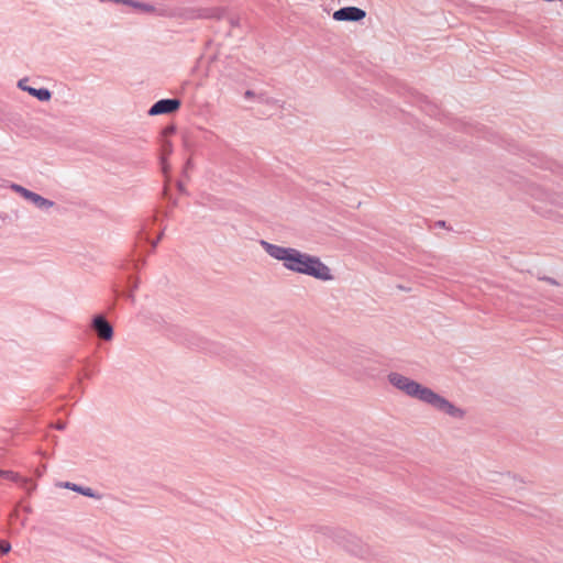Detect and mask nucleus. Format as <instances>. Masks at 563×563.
Instances as JSON below:
<instances>
[{
	"mask_svg": "<svg viewBox=\"0 0 563 563\" xmlns=\"http://www.w3.org/2000/svg\"><path fill=\"white\" fill-rule=\"evenodd\" d=\"M261 245L268 255L283 262L284 266L289 271L308 275L322 282L333 279L330 267L317 256L302 253L297 249L284 247L266 241H261Z\"/></svg>",
	"mask_w": 563,
	"mask_h": 563,
	"instance_id": "1",
	"label": "nucleus"
},
{
	"mask_svg": "<svg viewBox=\"0 0 563 563\" xmlns=\"http://www.w3.org/2000/svg\"><path fill=\"white\" fill-rule=\"evenodd\" d=\"M391 385L399 390L404 391L410 397H415L421 401L428 402L437 409L456 418H462L464 412L448 401L445 398L433 393L431 389L423 387L419 383L400 375L398 373H391L388 376Z\"/></svg>",
	"mask_w": 563,
	"mask_h": 563,
	"instance_id": "2",
	"label": "nucleus"
},
{
	"mask_svg": "<svg viewBox=\"0 0 563 563\" xmlns=\"http://www.w3.org/2000/svg\"><path fill=\"white\" fill-rule=\"evenodd\" d=\"M366 15L365 11L356 7H345L333 13L336 21H360Z\"/></svg>",
	"mask_w": 563,
	"mask_h": 563,
	"instance_id": "3",
	"label": "nucleus"
},
{
	"mask_svg": "<svg viewBox=\"0 0 563 563\" xmlns=\"http://www.w3.org/2000/svg\"><path fill=\"white\" fill-rule=\"evenodd\" d=\"M180 107V101L177 99H163L155 102L148 111L150 115H158L164 113H172Z\"/></svg>",
	"mask_w": 563,
	"mask_h": 563,
	"instance_id": "4",
	"label": "nucleus"
},
{
	"mask_svg": "<svg viewBox=\"0 0 563 563\" xmlns=\"http://www.w3.org/2000/svg\"><path fill=\"white\" fill-rule=\"evenodd\" d=\"M18 192H20L24 198L31 200L33 203H35L40 208H49L53 206V202L43 198L42 196L32 192L21 186H14L13 187Z\"/></svg>",
	"mask_w": 563,
	"mask_h": 563,
	"instance_id": "5",
	"label": "nucleus"
},
{
	"mask_svg": "<svg viewBox=\"0 0 563 563\" xmlns=\"http://www.w3.org/2000/svg\"><path fill=\"white\" fill-rule=\"evenodd\" d=\"M93 328L98 336L102 340H111L113 335L112 327L103 317H97L93 320Z\"/></svg>",
	"mask_w": 563,
	"mask_h": 563,
	"instance_id": "6",
	"label": "nucleus"
},
{
	"mask_svg": "<svg viewBox=\"0 0 563 563\" xmlns=\"http://www.w3.org/2000/svg\"><path fill=\"white\" fill-rule=\"evenodd\" d=\"M19 87L23 90L29 91L32 96L36 97L41 101H47L51 99V92L47 89H35L31 87H25L23 81H19Z\"/></svg>",
	"mask_w": 563,
	"mask_h": 563,
	"instance_id": "7",
	"label": "nucleus"
},
{
	"mask_svg": "<svg viewBox=\"0 0 563 563\" xmlns=\"http://www.w3.org/2000/svg\"><path fill=\"white\" fill-rule=\"evenodd\" d=\"M11 547L8 542H1L0 543V551L2 553H8L10 551Z\"/></svg>",
	"mask_w": 563,
	"mask_h": 563,
	"instance_id": "8",
	"label": "nucleus"
},
{
	"mask_svg": "<svg viewBox=\"0 0 563 563\" xmlns=\"http://www.w3.org/2000/svg\"><path fill=\"white\" fill-rule=\"evenodd\" d=\"M74 490H80L82 494L87 496H91L90 488H87L86 490H81L80 488H77L75 485L71 487Z\"/></svg>",
	"mask_w": 563,
	"mask_h": 563,
	"instance_id": "9",
	"label": "nucleus"
},
{
	"mask_svg": "<svg viewBox=\"0 0 563 563\" xmlns=\"http://www.w3.org/2000/svg\"><path fill=\"white\" fill-rule=\"evenodd\" d=\"M165 151H166L167 153H170V151H172V145H170L169 143H166V145H165Z\"/></svg>",
	"mask_w": 563,
	"mask_h": 563,
	"instance_id": "10",
	"label": "nucleus"
}]
</instances>
